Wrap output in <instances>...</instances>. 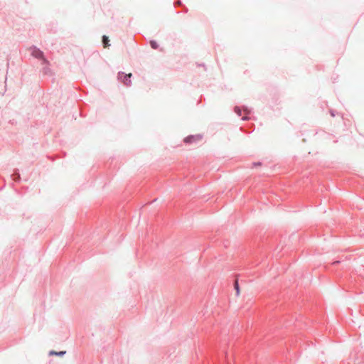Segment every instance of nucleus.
Returning <instances> with one entry per match:
<instances>
[{"label": "nucleus", "mask_w": 364, "mask_h": 364, "mask_svg": "<svg viewBox=\"0 0 364 364\" xmlns=\"http://www.w3.org/2000/svg\"><path fill=\"white\" fill-rule=\"evenodd\" d=\"M132 77V73L124 74V73H119L118 79L122 80L123 83L126 85H130L131 80L130 77Z\"/></svg>", "instance_id": "1"}, {"label": "nucleus", "mask_w": 364, "mask_h": 364, "mask_svg": "<svg viewBox=\"0 0 364 364\" xmlns=\"http://www.w3.org/2000/svg\"><path fill=\"white\" fill-rule=\"evenodd\" d=\"M202 139V136L197 134V135H191L184 139V142L186 143H192L197 141H200Z\"/></svg>", "instance_id": "2"}, {"label": "nucleus", "mask_w": 364, "mask_h": 364, "mask_svg": "<svg viewBox=\"0 0 364 364\" xmlns=\"http://www.w3.org/2000/svg\"><path fill=\"white\" fill-rule=\"evenodd\" d=\"M31 54L37 58H42L43 56V52L38 49H33Z\"/></svg>", "instance_id": "3"}, {"label": "nucleus", "mask_w": 364, "mask_h": 364, "mask_svg": "<svg viewBox=\"0 0 364 364\" xmlns=\"http://www.w3.org/2000/svg\"><path fill=\"white\" fill-rule=\"evenodd\" d=\"M65 351L56 352L54 350H51L49 352V355H63L65 354Z\"/></svg>", "instance_id": "4"}, {"label": "nucleus", "mask_w": 364, "mask_h": 364, "mask_svg": "<svg viewBox=\"0 0 364 364\" xmlns=\"http://www.w3.org/2000/svg\"><path fill=\"white\" fill-rule=\"evenodd\" d=\"M109 39H108V37H107L106 36H104L103 38H102V42H103V44H104V47L106 48L107 46H109Z\"/></svg>", "instance_id": "5"}, {"label": "nucleus", "mask_w": 364, "mask_h": 364, "mask_svg": "<svg viewBox=\"0 0 364 364\" xmlns=\"http://www.w3.org/2000/svg\"><path fill=\"white\" fill-rule=\"evenodd\" d=\"M151 46L154 49H156L158 48V43L156 41H151L150 42Z\"/></svg>", "instance_id": "6"}, {"label": "nucleus", "mask_w": 364, "mask_h": 364, "mask_svg": "<svg viewBox=\"0 0 364 364\" xmlns=\"http://www.w3.org/2000/svg\"><path fill=\"white\" fill-rule=\"evenodd\" d=\"M235 289H236L237 293V294H239V287H238V283H237V282H235Z\"/></svg>", "instance_id": "7"}, {"label": "nucleus", "mask_w": 364, "mask_h": 364, "mask_svg": "<svg viewBox=\"0 0 364 364\" xmlns=\"http://www.w3.org/2000/svg\"><path fill=\"white\" fill-rule=\"evenodd\" d=\"M235 112L239 115L240 114L241 112L240 109L238 107L235 108Z\"/></svg>", "instance_id": "8"}, {"label": "nucleus", "mask_w": 364, "mask_h": 364, "mask_svg": "<svg viewBox=\"0 0 364 364\" xmlns=\"http://www.w3.org/2000/svg\"><path fill=\"white\" fill-rule=\"evenodd\" d=\"M262 166V164L260 162L254 163L252 164V167L253 166Z\"/></svg>", "instance_id": "9"}]
</instances>
